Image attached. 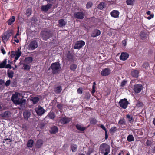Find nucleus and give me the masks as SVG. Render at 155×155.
Listing matches in <instances>:
<instances>
[{
  "instance_id": "19",
  "label": "nucleus",
  "mask_w": 155,
  "mask_h": 155,
  "mask_svg": "<svg viewBox=\"0 0 155 155\" xmlns=\"http://www.w3.org/2000/svg\"><path fill=\"white\" fill-rule=\"evenodd\" d=\"M58 128L57 126H53L51 127L49 132L52 134H55L58 132Z\"/></svg>"
},
{
  "instance_id": "64",
  "label": "nucleus",
  "mask_w": 155,
  "mask_h": 155,
  "mask_svg": "<svg viewBox=\"0 0 155 155\" xmlns=\"http://www.w3.org/2000/svg\"><path fill=\"white\" fill-rule=\"evenodd\" d=\"M146 14L148 15H150L151 14V12L150 11H148L146 12Z\"/></svg>"
},
{
  "instance_id": "23",
  "label": "nucleus",
  "mask_w": 155,
  "mask_h": 155,
  "mask_svg": "<svg viewBox=\"0 0 155 155\" xmlns=\"http://www.w3.org/2000/svg\"><path fill=\"white\" fill-rule=\"evenodd\" d=\"M66 57L68 61H72L73 59V56L71 53L70 51H68V53L66 54Z\"/></svg>"
},
{
  "instance_id": "8",
  "label": "nucleus",
  "mask_w": 155,
  "mask_h": 155,
  "mask_svg": "<svg viewBox=\"0 0 155 155\" xmlns=\"http://www.w3.org/2000/svg\"><path fill=\"white\" fill-rule=\"evenodd\" d=\"M70 121L71 118H70L64 117H60L58 123L61 124H65L69 123Z\"/></svg>"
},
{
  "instance_id": "34",
  "label": "nucleus",
  "mask_w": 155,
  "mask_h": 155,
  "mask_svg": "<svg viewBox=\"0 0 155 155\" xmlns=\"http://www.w3.org/2000/svg\"><path fill=\"white\" fill-rule=\"evenodd\" d=\"M127 140L130 142L133 141L134 140V137L133 135L131 134L128 135L127 138Z\"/></svg>"
},
{
  "instance_id": "63",
  "label": "nucleus",
  "mask_w": 155,
  "mask_h": 155,
  "mask_svg": "<svg viewBox=\"0 0 155 155\" xmlns=\"http://www.w3.org/2000/svg\"><path fill=\"white\" fill-rule=\"evenodd\" d=\"M13 73L12 71H10V78H12L13 76Z\"/></svg>"
},
{
  "instance_id": "43",
  "label": "nucleus",
  "mask_w": 155,
  "mask_h": 155,
  "mask_svg": "<svg viewBox=\"0 0 155 155\" xmlns=\"http://www.w3.org/2000/svg\"><path fill=\"white\" fill-rule=\"evenodd\" d=\"M32 13V10L30 8L27 9L26 12V14L28 17L30 16L31 13Z\"/></svg>"
},
{
  "instance_id": "47",
  "label": "nucleus",
  "mask_w": 155,
  "mask_h": 155,
  "mask_svg": "<svg viewBox=\"0 0 155 155\" xmlns=\"http://www.w3.org/2000/svg\"><path fill=\"white\" fill-rule=\"evenodd\" d=\"M143 105V103L140 101H138L136 104V106L138 107H141Z\"/></svg>"
},
{
  "instance_id": "33",
  "label": "nucleus",
  "mask_w": 155,
  "mask_h": 155,
  "mask_svg": "<svg viewBox=\"0 0 155 155\" xmlns=\"http://www.w3.org/2000/svg\"><path fill=\"white\" fill-rule=\"evenodd\" d=\"M34 141L32 139H30L27 142V146L28 147H31L33 146Z\"/></svg>"
},
{
  "instance_id": "36",
  "label": "nucleus",
  "mask_w": 155,
  "mask_h": 155,
  "mask_svg": "<svg viewBox=\"0 0 155 155\" xmlns=\"http://www.w3.org/2000/svg\"><path fill=\"white\" fill-rule=\"evenodd\" d=\"M70 148L72 152H75L76 151L77 148V145L76 144H72Z\"/></svg>"
},
{
  "instance_id": "21",
  "label": "nucleus",
  "mask_w": 155,
  "mask_h": 155,
  "mask_svg": "<svg viewBox=\"0 0 155 155\" xmlns=\"http://www.w3.org/2000/svg\"><path fill=\"white\" fill-rule=\"evenodd\" d=\"M129 56V55L127 53H122L121 54L120 58V60L124 61L128 58Z\"/></svg>"
},
{
  "instance_id": "52",
  "label": "nucleus",
  "mask_w": 155,
  "mask_h": 155,
  "mask_svg": "<svg viewBox=\"0 0 155 155\" xmlns=\"http://www.w3.org/2000/svg\"><path fill=\"white\" fill-rule=\"evenodd\" d=\"M97 126L99 127H100L101 128H102L103 130H104L105 131L107 130V129L104 127V126L103 125L101 124H98L97 125Z\"/></svg>"
},
{
  "instance_id": "59",
  "label": "nucleus",
  "mask_w": 155,
  "mask_h": 155,
  "mask_svg": "<svg viewBox=\"0 0 155 155\" xmlns=\"http://www.w3.org/2000/svg\"><path fill=\"white\" fill-rule=\"evenodd\" d=\"M1 51L2 52V53L3 54H5L6 53L5 51L4 50V49L3 48H1Z\"/></svg>"
},
{
  "instance_id": "51",
  "label": "nucleus",
  "mask_w": 155,
  "mask_h": 155,
  "mask_svg": "<svg viewBox=\"0 0 155 155\" xmlns=\"http://www.w3.org/2000/svg\"><path fill=\"white\" fill-rule=\"evenodd\" d=\"M15 17L14 16L12 17V18H10V25L14 22L15 20Z\"/></svg>"
},
{
  "instance_id": "11",
  "label": "nucleus",
  "mask_w": 155,
  "mask_h": 155,
  "mask_svg": "<svg viewBox=\"0 0 155 155\" xmlns=\"http://www.w3.org/2000/svg\"><path fill=\"white\" fill-rule=\"evenodd\" d=\"M143 88V86L140 84H136L134 86V90L136 93H140Z\"/></svg>"
},
{
  "instance_id": "25",
  "label": "nucleus",
  "mask_w": 155,
  "mask_h": 155,
  "mask_svg": "<svg viewBox=\"0 0 155 155\" xmlns=\"http://www.w3.org/2000/svg\"><path fill=\"white\" fill-rule=\"evenodd\" d=\"M31 100L32 101L33 104H36L39 101L40 99L37 97H33L31 98Z\"/></svg>"
},
{
  "instance_id": "26",
  "label": "nucleus",
  "mask_w": 155,
  "mask_h": 155,
  "mask_svg": "<svg viewBox=\"0 0 155 155\" xmlns=\"http://www.w3.org/2000/svg\"><path fill=\"white\" fill-rule=\"evenodd\" d=\"M106 4L104 2H102L100 3L98 6V9L103 10V9L106 7Z\"/></svg>"
},
{
  "instance_id": "12",
  "label": "nucleus",
  "mask_w": 155,
  "mask_h": 155,
  "mask_svg": "<svg viewBox=\"0 0 155 155\" xmlns=\"http://www.w3.org/2000/svg\"><path fill=\"white\" fill-rule=\"evenodd\" d=\"M111 70L108 68H105L102 70L101 71V74L102 76H107L111 73Z\"/></svg>"
},
{
  "instance_id": "1",
  "label": "nucleus",
  "mask_w": 155,
  "mask_h": 155,
  "mask_svg": "<svg viewBox=\"0 0 155 155\" xmlns=\"http://www.w3.org/2000/svg\"><path fill=\"white\" fill-rule=\"evenodd\" d=\"M23 97L22 94L18 92H15L12 96L11 100L15 104L19 105L20 109H23L25 107L26 100L23 99Z\"/></svg>"
},
{
  "instance_id": "56",
  "label": "nucleus",
  "mask_w": 155,
  "mask_h": 155,
  "mask_svg": "<svg viewBox=\"0 0 155 155\" xmlns=\"http://www.w3.org/2000/svg\"><path fill=\"white\" fill-rule=\"evenodd\" d=\"M108 138V135L107 134V130L105 131V139L107 140Z\"/></svg>"
},
{
  "instance_id": "41",
  "label": "nucleus",
  "mask_w": 155,
  "mask_h": 155,
  "mask_svg": "<svg viewBox=\"0 0 155 155\" xmlns=\"http://www.w3.org/2000/svg\"><path fill=\"white\" fill-rule=\"evenodd\" d=\"M135 0H127L126 2L128 5H133Z\"/></svg>"
},
{
  "instance_id": "28",
  "label": "nucleus",
  "mask_w": 155,
  "mask_h": 155,
  "mask_svg": "<svg viewBox=\"0 0 155 155\" xmlns=\"http://www.w3.org/2000/svg\"><path fill=\"white\" fill-rule=\"evenodd\" d=\"M75 127L77 129L81 131H84L86 128V127H83L81 125L78 124L75 125Z\"/></svg>"
},
{
  "instance_id": "24",
  "label": "nucleus",
  "mask_w": 155,
  "mask_h": 155,
  "mask_svg": "<svg viewBox=\"0 0 155 155\" xmlns=\"http://www.w3.org/2000/svg\"><path fill=\"white\" fill-rule=\"evenodd\" d=\"M139 71L138 70H134L131 72V75L133 77L137 78L138 77Z\"/></svg>"
},
{
  "instance_id": "42",
  "label": "nucleus",
  "mask_w": 155,
  "mask_h": 155,
  "mask_svg": "<svg viewBox=\"0 0 155 155\" xmlns=\"http://www.w3.org/2000/svg\"><path fill=\"white\" fill-rule=\"evenodd\" d=\"M77 68V65L75 64H72L70 66V69L72 71H74Z\"/></svg>"
},
{
  "instance_id": "22",
  "label": "nucleus",
  "mask_w": 155,
  "mask_h": 155,
  "mask_svg": "<svg viewBox=\"0 0 155 155\" xmlns=\"http://www.w3.org/2000/svg\"><path fill=\"white\" fill-rule=\"evenodd\" d=\"M33 61V58L31 57H25L24 60V62L28 64H30Z\"/></svg>"
},
{
  "instance_id": "9",
  "label": "nucleus",
  "mask_w": 155,
  "mask_h": 155,
  "mask_svg": "<svg viewBox=\"0 0 155 155\" xmlns=\"http://www.w3.org/2000/svg\"><path fill=\"white\" fill-rule=\"evenodd\" d=\"M38 46V42L37 40H34L31 41L28 45L29 50H34Z\"/></svg>"
},
{
  "instance_id": "44",
  "label": "nucleus",
  "mask_w": 155,
  "mask_h": 155,
  "mask_svg": "<svg viewBox=\"0 0 155 155\" xmlns=\"http://www.w3.org/2000/svg\"><path fill=\"white\" fill-rule=\"evenodd\" d=\"M93 5V3L91 1L88 2L86 4V8L89 9L91 8Z\"/></svg>"
},
{
  "instance_id": "40",
  "label": "nucleus",
  "mask_w": 155,
  "mask_h": 155,
  "mask_svg": "<svg viewBox=\"0 0 155 155\" xmlns=\"http://www.w3.org/2000/svg\"><path fill=\"white\" fill-rule=\"evenodd\" d=\"M4 84L5 82L4 80L0 79V90H2L3 89Z\"/></svg>"
},
{
  "instance_id": "50",
  "label": "nucleus",
  "mask_w": 155,
  "mask_h": 155,
  "mask_svg": "<svg viewBox=\"0 0 155 155\" xmlns=\"http://www.w3.org/2000/svg\"><path fill=\"white\" fill-rule=\"evenodd\" d=\"M127 83V81L125 80H123V81L121 83V87H123L125 86L126 84Z\"/></svg>"
},
{
  "instance_id": "14",
  "label": "nucleus",
  "mask_w": 155,
  "mask_h": 155,
  "mask_svg": "<svg viewBox=\"0 0 155 155\" xmlns=\"http://www.w3.org/2000/svg\"><path fill=\"white\" fill-rule=\"evenodd\" d=\"M110 14L112 17L117 18L119 17L120 12L118 11L114 10L110 12Z\"/></svg>"
},
{
  "instance_id": "60",
  "label": "nucleus",
  "mask_w": 155,
  "mask_h": 155,
  "mask_svg": "<svg viewBox=\"0 0 155 155\" xmlns=\"http://www.w3.org/2000/svg\"><path fill=\"white\" fill-rule=\"evenodd\" d=\"M21 54V51H18L16 53L15 55L18 56L20 57Z\"/></svg>"
},
{
  "instance_id": "32",
  "label": "nucleus",
  "mask_w": 155,
  "mask_h": 155,
  "mask_svg": "<svg viewBox=\"0 0 155 155\" xmlns=\"http://www.w3.org/2000/svg\"><path fill=\"white\" fill-rule=\"evenodd\" d=\"M3 143L5 146H6L7 147H9V144H10V139L7 138L5 139L3 142Z\"/></svg>"
},
{
  "instance_id": "4",
  "label": "nucleus",
  "mask_w": 155,
  "mask_h": 155,
  "mask_svg": "<svg viewBox=\"0 0 155 155\" xmlns=\"http://www.w3.org/2000/svg\"><path fill=\"white\" fill-rule=\"evenodd\" d=\"M52 35L50 31L48 30H45L42 31L41 33V37L44 40H46L51 38Z\"/></svg>"
},
{
  "instance_id": "18",
  "label": "nucleus",
  "mask_w": 155,
  "mask_h": 155,
  "mask_svg": "<svg viewBox=\"0 0 155 155\" xmlns=\"http://www.w3.org/2000/svg\"><path fill=\"white\" fill-rule=\"evenodd\" d=\"M52 6V4H48L46 5L41 6V9L42 11L47 12L51 8Z\"/></svg>"
},
{
  "instance_id": "46",
  "label": "nucleus",
  "mask_w": 155,
  "mask_h": 155,
  "mask_svg": "<svg viewBox=\"0 0 155 155\" xmlns=\"http://www.w3.org/2000/svg\"><path fill=\"white\" fill-rule=\"evenodd\" d=\"M126 117L128 119V121L130 122H131L132 120H133V118L131 117L129 114H128L126 116Z\"/></svg>"
},
{
  "instance_id": "16",
  "label": "nucleus",
  "mask_w": 155,
  "mask_h": 155,
  "mask_svg": "<svg viewBox=\"0 0 155 155\" xmlns=\"http://www.w3.org/2000/svg\"><path fill=\"white\" fill-rule=\"evenodd\" d=\"M7 60L4 59L2 62L0 64V68H10V64L6 65Z\"/></svg>"
},
{
  "instance_id": "7",
  "label": "nucleus",
  "mask_w": 155,
  "mask_h": 155,
  "mask_svg": "<svg viewBox=\"0 0 155 155\" xmlns=\"http://www.w3.org/2000/svg\"><path fill=\"white\" fill-rule=\"evenodd\" d=\"M85 44V42L83 40L78 41L75 43L74 47V49H80Z\"/></svg>"
},
{
  "instance_id": "13",
  "label": "nucleus",
  "mask_w": 155,
  "mask_h": 155,
  "mask_svg": "<svg viewBox=\"0 0 155 155\" xmlns=\"http://www.w3.org/2000/svg\"><path fill=\"white\" fill-rule=\"evenodd\" d=\"M10 38V31L8 30L7 32H4L2 36V39L4 41H7Z\"/></svg>"
},
{
  "instance_id": "58",
  "label": "nucleus",
  "mask_w": 155,
  "mask_h": 155,
  "mask_svg": "<svg viewBox=\"0 0 155 155\" xmlns=\"http://www.w3.org/2000/svg\"><path fill=\"white\" fill-rule=\"evenodd\" d=\"M91 94L89 93H88V94H87L86 95V98L87 99H89L90 98V97H91Z\"/></svg>"
},
{
  "instance_id": "15",
  "label": "nucleus",
  "mask_w": 155,
  "mask_h": 155,
  "mask_svg": "<svg viewBox=\"0 0 155 155\" xmlns=\"http://www.w3.org/2000/svg\"><path fill=\"white\" fill-rule=\"evenodd\" d=\"M101 33L100 30L96 29L93 30L91 34V36L92 37L95 38L99 36Z\"/></svg>"
},
{
  "instance_id": "10",
  "label": "nucleus",
  "mask_w": 155,
  "mask_h": 155,
  "mask_svg": "<svg viewBox=\"0 0 155 155\" xmlns=\"http://www.w3.org/2000/svg\"><path fill=\"white\" fill-rule=\"evenodd\" d=\"M85 14L83 12H75L74 14V16L78 19H83L85 17Z\"/></svg>"
},
{
  "instance_id": "6",
  "label": "nucleus",
  "mask_w": 155,
  "mask_h": 155,
  "mask_svg": "<svg viewBox=\"0 0 155 155\" xmlns=\"http://www.w3.org/2000/svg\"><path fill=\"white\" fill-rule=\"evenodd\" d=\"M35 110L38 115L41 116L43 115L46 111L43 107L40 105L36 108Z\"/></svg>"
},
{
  "instance_id": "38",
  "label": "nucleus",
  "mask_w": 155,
  "mask_h": 155,
  "mask_svg": "<svg viewBox=\"0 0 155 155\" xmlns=\"http://www.w3.org/2000/svg\"><path fill=\"white\" fill-rule=\"evenodd\" d=\"M97 120L94 118H91L90 120V123L92 124H95L97 123Z\"/></svg>"
},
{
  "instance_id": "61",
  "label": "nucleus",
  "mask_w": 155,
  "mask_h": 155,
  "mask_svg": "<svg viewBox=\"0 0 155 155\" xmlns=\"http://www.w3.org/2000/svg\"><path fill=\"white\" fill-rule=\"evenodd\" d=\"M19 57L18 56H17L16 55H15V59L14 61L15 62L16 61V60H18L19 58Z\"/></svg>"
},
{
  "instance_id": "37",
  "label": "nucleus",
  "mask_w": 155,
  "mask_h": 155,
  "mask_svg": "<svg viewBox=\"0 0 155 155\" xmlns=\"http://www.w3.org/2000/svg\"><path fill=\"white\" fill-rule=\"evenodd\" d=\"M118 124L120 125H124L126 124V122L124 118H120Z\"/></svg>"
},
{
  "instance_id": "39",
  "label": "nucleus",
  "mask_w": 155,
  "mask_h": 155,
  "mask_svg": "<svg viewBox=\"0 0 155 155\" xmlns=\"http://www.w3.org/2000/svg\"><path fill=\"white\" fill-rule=\"evenodd\" d=\"M117 130V129L116 127L114 126L112 127L111 129H110L109 131L110 133L113 134Z\"/></svg>"
},
{
  "instance_id": "35",
  "label": "nucleus",
  "mask_w": 155,
  "mask_h": 155,
  "mask_svg": "<svg viewBox=\"0 0 155 155\" xmlns=\"http://www.w3.org/2000/svg\"><path fill=\"white\" fill-rule=\"evenodd\" d=\"M147 36V34L143 31L140 32V38L142 39H144Z\"/></svg>"
},
{
  "instance_id": "53",
  "label": "nucleus",
  "mask_w": 155,
  "mask_h": 155,
  "mask_svg": "<svg viewBox=\"0 0 155 155\" xmlns=\"http://www.w3.org/2000/svg\"><path fill=\"white\" fill-rule=\"evenodd\" d=\"M96 88V87L95 86L93 85L92 86V89L91 91V93L93 94H94L95 92V89Z\"/></svg>"
},
{
  "instance_id": "20",
  "label": "nucleus",
  "mask_w": 155,
  "mask_h": 155,
  "mask_svg": "<svg viewBox=\"0 0 155 155\" xmlns=\"http://www.w3.org/2000/svg\"><path fill=\"white\" fill-rule=\"evenodd\" d=\"M58 26L60 27H64L67 24V21L64 19H59L58 21Z\"/></svg>"
},
{
  "instance_id": "5",
  "label": "nucleus",
  "mask_w": 155,
  "mask_h": 155,
  "mask_svg": "<svg viewBox=\"0 0 155 155\" xmlns=\"http://www.w3.org/2000/svg\"><path fill=\"white\" fill-rule=\"evenodd\" d=\"M128 104L129 102L127 99L125 98L121 99L119 102L120 107L124 109H125L127 107Z\"/></svg>"
},
{
  "instance_id": "57",
  "label": "nucleus",
  "mask_w": 155,
  "mask_h": 155,
  "mask_svg": "<svg viewBox=\"0 0 155 155\" xmlns=\"http://www.w3.org/2000/svg\"><path fill=\"white\" fill-rule=\"evenodd\" d=\"M10 85V79L8 80L5 83L6 86H8Z\"/></svg>"
},
{
  "instance_id": "31",
  "label": "nucleus",
  "mask_w": 155,
  "mask_h": 155,
  "mask_svg": "<svg viewBox=\"0 0 155 155\" xmlns=\"http://www.w3.org/2000/svg\"><path fill=\"white\" fill-rule=\"evenodd\" d=\"M22 65V68L24 70L29 71L30 70L31 67L29 65H28L27 64L23 63Z\"/></svg>"
},
{
  "instance_id": "29",
  "label": "nucleus",
  "mask_w": 155,
  "mask_h": 155,
  "mask_svg": "<svg viewBox=\"0 0 155 155\" xmlns=\"http://www.w3.org/2000/svg\"><path fill=\"white\" fill-rule=\"evenodd\" d=\"M43 144V141L41 139H39L37 141L36 144V148H39L41 147V146Z\"/></svg>"
},
{
  "instance_id": "2",
  "label": "nucleus",
  "mask_w": 155,
  "mask_h": 155,
  "mask_svg": "<svg viewBox=\"0 0 155 155\" xmlns=\"http://www.w3.org/2000/svg\"><path fill=\"white\" fill-rule=\"evenodd\" d=\"M51 69L53 74L55 75L59 74L61 70V64L58 62L52 63L49 67L48 70Z\"/></svg>"
},
{
  "instance_id": "49",
  "label": "nucleus",
  "mask_w": 155,
  "mask_h": 155,
  "mask_svg": "<svg viewBox=\"0 0 155 155\" xmlns=\"http://www.w3.org/2000/svg\"><path fill=\"white\" fill-rule=\"evenodd\" d=\"M57 107L59 110H62L63 108V105L62 104L58 103L57 105Z\"/></svg>"
},
{
  "instance_id": "54",
  "label": "nucleus",
  "mask_w": 155,
  "mask_h": 155,
  "mask_svg": "<svg viewBox=\"0 0 155 155\" xmlns=\"http://www.w3.org/2000/svg\"><path fill=\"white\" fill-rule=\"evenodd\" d=\"M22 128L25 130H27L28 129V127L25 124H23L22 126Z\"/></svg>"
},
{
  "instance_id": "62",
  "label": "nucleus",
  "mask_w": 155,
  "mask_h": 155,
  "mask_svg": "<svg viewBox=\"0 0 155 155\" xmlns=\"http://www.w3.org/2000/svg\"><path fill=\"white\" fill-rule=\"evenodd\" d=\"M122 43L123 45H124V46H125L126 44V41L125 40L122 41Z\"/></svg>"
},
{
  "instance_id": "27",
  "label": "nucleus",
  "mask_w": 155,
  "mask_h": 155,
  "mask_svg": "<svg viewBox=\"0 0 155 155\" xmlns=\"http://www.w3.org/2000/svg\"><path fill=\"white\" fill-rule=\"evenodd\" d=\"M62 90V89L61 86H58L54 88V91L56 94H59L61 92Z\"/></svg>"
},
{
  "instance_id": "30",
  "label": "nucleus",
  "mask_w": 155,
  "mask_h": 155,
  "mask_svg": "<svg viewBox=\"0 0 155 155\" xmlns=\"http://www.w3.org/2000/svg\"><path fill=\"white\" fill-rule=\"evenodd\" d=\"M48 117L50 119H54L55 117L54 113L51 110L48 115Z\"/></svg>"
},
{
  "instance_id": "55",
  "label": "nucleus",
  "mask_w": 155,
  "mask_h": 155,
  "mask_svg": "<svg viewBox=\"0 0 155 155\" xmlns=\"http://www.w3.org/2000/svg\"><path fill=\"white\" fill-rule=\"evenodd\" d=\"M77 92L79 94H82L83 91L80 88H79L77 90Z\"/></svg>"
},
{
  "instance_id": "17",
  "label": "nucleus",
  "mask_w": 155,
  "mask_h": 155,
  "mask_svg": "<svg viewBox=\"0 0 155 155\" xmlns=\"http://www.w3.org/2000/svg\"><path fill=\"white\" fill-rule=\"evenodd\" d=\"M23 115L24 119L26 120H28L30 117L31 115L30 110H25L23 112Z\"/></svg>"
},
{
  "instance_id": "45",
  "label": "nucleus",
  "mask_w": 155,
  "mask_h": 155,
  "mask_svg": "<svg viewBox=\"0 0 155 155\" xmlns=\"http://www.w3.org/2000/svg\"><path fill=\"white\" fill-rule=\"evenodd\" d=\"M149 64L148 62H145L142 65V67L145 69H147L149 66Z\"/></svg>"
},
{
  "instance_id": "48",
  "label": "nucleus",
  "mask_w": 155,
  "mask_h": 155,
  "mask_svg": "<svg viewBox=\"0 0 155 155\" xmlns=\"http://www.w3.org/2000/svg\"><path fill=\"white\" fill-rule=\"evenodd\" d=\"M13 41H14L17 43H18L19 42V40L17 38H13L11 41L12 43H13Z\"/></svg>"
},
{
  "instance_id": "3",
  "label": "nucleus",
  "mask_w": 155,
  "mask_h": 155,
  "mask_svg": "<svg viewBox=\"0 0 155 155\" xmlns=\"http://www.w3.org/2000/svg\"><path fill=\"white\" fill-rule=\"evenodd\" d=\"M110 147L107 144L103 143L101 144L99 147V150L103 155H107L110 152Z\"/></svg>"
}]
</instances>
